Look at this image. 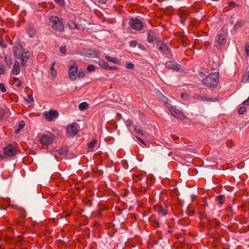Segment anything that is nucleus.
Returning <instances> with one entry per match:
<instances>
[{
    "label": "nucleus",
    "mask_w": 249,
    "mask_h": 249,
    "mask_svg": "<svg viewBox=\"0 0 249 249\" xmlns=\"http://www.w3.org/2000/svg\"><path fill=\"white\" fill-rule=\"evenodd\" d=\"M219 80V73L213 72L207 76L203 80V84L208 87H215Z\"/></svg>",
    "instance_id": "nucleus-1"
},
{
    "label": "nucleus",
    "mask_w": 249,
    "mask_h": 249,
    "mask_svg": "<svg viewBox=\"0 0 249 249\" xmlns=\"http://www.w3.org/2000/svg\"><path fill=\"white\" fill-rule=\"evenodd\" d=\"M50 21L52 23L53 28L56 31L62 32L64 28L63 24L57 17H51L49 18Z\"/></svg>",
    "instance_id": "nucleus-2"
},
{
    "label": "nucleus",
    "mask_w": 249,
    "mask_h": 249,
    "mask_svg": "<svg viewBox=\"0 0 249 249\" xmlns=\"http://www.w3.org/2000/svg\"><path fill=\"white\" fill-rule=\"evenodd\" d=\"M167 107L169 109L171 115L174 117L182 120L185 118V116L181 110L177 109L175 107L172 106L170 104H167Z\"/></svg>",
    "instance_id": "nucleus-3"
},
{
    "label": "nucleus",
    "mask_w": 249,
    "mask_h": 249,
    "mask_svg": "<svg viewBox=\"0 0 249 249\" xmlns=\"http://www.w3.org/2000/svg\"><path fill=\"white\" fill-rule=\"evenodd\" d=\"M79 131V125L76 123H72L67 126L66 128L67 134L69 137H73Z\"/></svg>",
    "instance_id": "nucleus-4"
},
{
    "label": "nucleus",
    "mask_w": 249,
    "mask_h": 249,
    "mask_svg": "<svg viewBox=\"0 0 249 249\" xmlns=\"http://www.w3.org/2000/svg\"><path fill=\"white\" fill-rule=\"evenodd\" d=\"M129 25L133 29L140 31L143 28L142 22L138 18H132L129 21Z\"/></svg>",
    "instance_id": "nucleus-5"
},
{
    "label": "nucleus",
    "mask_w": 249,
    "mask_h": 249,
    "mask_svg": "<svg viewBox=\"0 0 249 249\" xmlns=\"http://www.w3.org/2000/svg\"><path fill=\"white\" fill-rule=\"evenodd\" d=\"M53 140V134L43 135L40 138V143L42 145H48L52 143Z\"/></svg>",
    "instance_id": "nucleus-6"
},
{
    "label": "nucleus",
    "mask_w": 249,
    "mask_h": 249,
    "mask_svg": "<svg viewBox=\"0 0 249 249\" xmlns=\"http://www.w3.org/2000/svg\"><path fill=\"white\" fill-rule=\"evenodd\" d=\"M165 66L167 68L173 69L179 72H182L183 71V70L181 68V66L175 61H167L165 64Z\"/></svg>",
    "instance_id": "nucleus-7"
},
{
    "label": "nucleus",
    "mask_w": 249,
    "mask_h": 249,
    "mask_svg": "<svg viewBox=\"0 0 249 249\" xmlns=\"http://www.w3.org/2000/svg\"><path fill=\"white\" fill-rule=\"evenodd\" d=\"M78 72V66L74 64L69 68V76L71 81H75L77 79V75Z\"/></svg>",
    "instance_id": "nucleus-8"
},
{
    "label": "nucleus",
    "mask_w": 249,
    "mask_h": 249,
    "mask_svg": "<svg viewBox=\"0 0 249 249\" xmlns=\"http://www.w3.org/2000/svg\"><path fill=\"white\" fill-rule=\"evenodd\" d=\"M4 154L9 157H14L17 154V150L13 145L10 144L4 148Z\"/></svg>",
    "instance_id": "nucleus-9"
},
{
    "label": "nucleus",
    "mask_w": 249,
    "mask_h": 249,
    "mask_svg": "<svg viewBox=\"0 0 249 249\" xmlns=\"http://www.w3.org/2000/svg\"><path fill=\"white\" fill-rule=\"evenodd\" d=\"M44 115L48 121H51L53 119L57 118L59 113L56 110L50 109L48 111H45Z\"/></svg>",
    "instance_id": "nucleus-10"
},
{
    "label": "nucleus",
    "mask_w": 249,
    "mask_h": 249,
    "mask_svg": "<svg viewBox=\"0 0 249 249\" xmlns=\"http://www.w3.org/2000/svg\"><path fill=\"white\" fill-rule=\"evenodd\" d=\"M32 54L29 52L22 53L20 56L21 59V65L24 66L27 61L31 57Z\"/></svg>",
    "instance_id": "nucleus-11"
},
{
    "label": "nucleus",
    "mask_w": 249,
    "mask_h": 249,
    "mask_svg": "<svg viewBox=\"0 0 249 249\" xmlns=\"http://www.w3.org/2000/svg\"><path fill=\"white\" fill-rule=\"evenodd\" d=\"M227 36L223 34H220L217 36L215 45L223 46L226 42Z\"/></svg>",
    "instance_id": "nucleus-12"
},
{
    "label": "nucleus",
    "mask_w": 249,
    "mask_h": 249,
    "mask_svg": "<svg viewBox=\"0 0 249 249\" xmlns=\"http://www.w3.org/2000/svg\"><path fill=\"white\" fill-rule=\"evenodd\" d=\"M21 48V46L18 45L16 47H14L13 50L14 56L18 59L20 58V55L22 53Z\"/></svg>",
    "instance_id": "nucleus-13"
},
{
    "label": "nucleus",
    "mask_w": 249,
    "mask_h": 249,
    "mask_svg": "<svg viewBox=\"0 0 249 249\" xmlns=\"http://www.w3.org/2000/svg\"><path fill=\"white\" fill-rule=\"evenodd\" d=\"M157 47L161 52H164L167 50L166 44L162 41H159L157 43Z\"/></svg>",
    "instance_id": "nucleus-14"
},
{
    "label": "nucleus",
    "mask_w": 249,
    "mask_h": 249,
    "mask_svg": "<svg viewBox=\"0 0 249 249\" xmlns=\"http://www.w3.org/2000/svg\"><path fill=\"white\" fill-rule=\"evenodd\" d=\"M12 71H13V74L14 75H17L19 73L20 70L19 63L18 61H16L15 62Z\"/></svg>",
    "instance_id": "nucleus-15"
},
{
    "label": "nucleus",
    "mask_w": 249,
    "mask_h": 249,
    "mask_svg": "<svg viewBox=\"0 0 249 249\" xmlns=\"http://www.w3.org/2000/svg\"><path fill=\"white\" fill-rule=\"evenodd\" d=\"M105 58L107 59L108 61L112 62L114 64H117L119 65H121V61L115 57H112L109 56H106Z\"/></svg>",
    "instance_id": "nucleus-16"
},
{
    "label": "nucleus",
    "mask_w": 249,
    "mask_h": 249,
    "mask_svg": "<svg viewBox=\"0 0 249 249\" xmlns=\"http://www.w3.org/2000/svg\"><path fill=\"white\" fill-rule=\"evenodd\" d=\"M158 213L162 216H165L168 213V211L166 208L161 206L157 207Z\"/></svg>",
    "instance_id": "nucleus-17"
},
{
    "label": "nucleus",
    "mask_w": 249,
    "mask_h": 249,
    "mask_svg": "<svg viewBox=\"0 0 249 249\" xmlns=\"http://www.w3.org/2000/svg\"><path fill=\"white\" fill-rule=\"evenodd\" d=\"M98 65L101 67L102 68L104 69L107 70L108 68L109 65L107 64V62H106L104 60L100 59L98 62Z\"/></svg>",
    "instance_id": "nucleus-18"
},
{
    "label": "nucleus",
    "mask_w": 249,
    "mask_h": 249,
    "mask_svg": "<svg viewBox=\"0 0 249 249\" xmlns=\"http://www.w3.org/2000/svg\"><path fill=\"white\" fill-rule=\"evenodd\" d=\"M197 99L201 101H212V102H214L215 100L213 98H209L205 96H198L197 97Z\"/></svg>",
    "instance_id": "nucleus-19"
},
{
    "label": "nucleus",
    "mask_w": 249,
    "mask_h": 249,
    "mask_svg": "<svg viewBox=\"0 0 249 249\" xmlns=\"http://www.w3.org/2000/svg\"><path fill=\"white\" fill-rule=\"evenodd\" d=\"M69 27L71 29H78L79 27L73 20H70L68 22Z\"/></svg>",
    "instance_id": "nucleus-20"
},
{
    "label": "nucleus",
    "mask_w": 249,
    "mask_h": 249,
    "mask_svg": "<svg viewBox=\"0 0 249 249\" xmlns=\"http://www.w3.org/2000/svg\"><path fill=\"white\" fill-rule=\"evenodd\" d=\"M216 199L218 204L221 205L225 202L226 198L224 196L221 195L217 196Z\"/></svg>",
    "instance_id": "nucleus-21"
},
{
    "label": "nucleus",
    "mask_w": 249,
    "mask_h": 249,
    "mask_svg": "<svg viewBox=\"0 0 249 249\" xmlns=\"http://www.w3.org/2000/svg\"><path fill=\"white\" fill-rule=\"evenodd\" d=\"M89 107V104L86 102H84L81 103H80L79 105V109L80 110H84Z\"/></svg>",
    "instance_id": "nucleus-22"
},
{
    "label": "nucleus",
    "mask_w": 249,
    "mask_h": 249,
    "mask_svg": "<svg viewBox=\"0 0 249 249\" xmlns=\"http://www.w3.org/2000/svg\"><path fill=\"white\" fill-rule=\"evenodd\" d=\"M55 64V62H53L51 65V74L53 77H55L56 75V71L54 69V65Z\"/></svg>",
    "instance_id": "nucleus-23"
},
{
    "label": "nucleus",
    "mask_w": 249,
    "mask_h": 249,
    "mask_svg": "<svg viewBox=\"0 0 249 249\" xmlns=\"http://www.w3.org/2000/svg\"><path fill=\"white\" fill-rule=\"evenodd\" d=\"M25 123L23 121H20V122L19 123V125H18V129L15 130V133L16 134L18 133L20 130L22 129L25 126Z\"/></svg>",
    "instance_id": "nucleus-24"
},
{
    "label": "nucleus",
    "mask_w": 249,
    "mask_h": 249,
    "mask_svg": "<svg viewBox=\"0 0 249 249\" xmlns=\"http://www.w3.org/2000/svg\"><path fill=\"white\" fill-rule=\"evenodd\" d=\"M244 24V22L243 21H240L236 23L234 26H233V29L235 30H238V29H240L241 28L243 25Z\"/></svg>",
    "instance_id": "nucleus-25"
},
{
    "label": "nucleus",
    "mask_w": 249,
    "mask_h": 249,
    "mask_svg": "<svg viewBox=\"0 0 249 249\" xmlns=\"http://www.w3.org/2000/svg\"><path fill=\"white\" fill-rule=\"evenodd\" d=\"M97 140L94 139L88 144V147L90 148H93L95 147V145L96 144H97Z\"/></svg>",
    "instance_id": "nucleus-26"
},
{
    "label": "nucleus",
    "mask_w": 249,
    "mask_h": 249,
    "mask_svg": "<svg viewBox=\"0 0 249 249\" xmlns=\"http://www.w3.org/2000/svg\"><path fill=\"white\" fill-rule=\"evenodd\" d=\"M95 70V67L93 65H89L87 67V71L88 72H93Z\"/></svg>",
    "instance_id": "nucleus-27"
},
{
    "label": "nucleus",
    "mask_w": 249,
    "mask_h": 249,
    "mask_svg": "<svg viewBox=\"0 0 249 249\" xmlns=\"http://www.w3.org/2000/svg\"><path fill=\"white\" fill-rule=\"evenodd\" d=\"M0 91L2 93H5L7 91L4 84L2 83H0Z\"/></svg>",
    "instance_id": "nucleus-28"
},
{
    "label": "nucleus",
    "mask_w": 249,
    "mask_h": 249,
    "mask_svg": "<svg viewBox=\"0 0 249 249\" xmlns=\"http://www.w3.org/2000/svg\"><path fill=\"white\" fill-rule=\"evenodd\" d=\"M85 72L82 70L79 71V72H77V76L80 79L83 78L85 77Z\"/></svg>",
    "instance_id": "nucleus-29"
},
{
    "label": "nucleus",
    "mask_w": 249,
    "mask_h": 249,
    "mask_svg": "<svg viewBox=\"0 0 249 249\" xmlns=\"http://www.w3.org/2000/svg\"><path fill=\"white\" fill-rule=\"evenodd\" d=\"M14 79L15 81V86L17 88H19L21 86V82L20 80H18L17 78L14 77Z\"/></svg>",
    "instance_id": "nucleus-30"
},
{
    "label": "nucleus",
    "mask_w": 249,
    "mask_h": 249,
    "mask_svg": "<svg viewBox=\"0 0 249 249\" xmlns=\"http://www.w3.org/2000/svg\"><path fill=\"white\" fill-rule=\"evenodd\" d=\"M246 110V108L245 107H241L238 109V113L240 114H243Z\"/></svg>",
    "instance_id": "nucleus-31"
},
{
    "label": "nucleus",
    "mask_w": 249,
    "mask_h": 249,
    "mask_svg": "<svg viewBox=\"0 0 249 249\" xmlns=\"http://www.w3.org/2000/svg\"><path fill=\"white\" fill-rule=\"evenodd\" d=\"M2 202V204H4L5 205L6 204H9V198H7V199H4V198H1L0 199V202Z\"/></svg>",
    "instance_id": "nucleus-32"
},
{
    "label": "nucleus",
    "mask_w": 249,
    "mask_h": 249,
    "mask_svg": "<svg viewBox=\"0 0 249 249\" xmlns=\"http://www.w3.org/2000/svg\"><path fill=\"white\" fill-rule=\"evenodd\" d=\"M60 52L63 54H65L67 52V50L65 46H62L60 47Z\"/></svg>",
    "instance_id": "nucleus-33"
},
{
    "label": "nucleus",
    "mask_w": 249,
    "mask_h": 249,
    "mask_svg": "<svg viewBox=\"0 0 249 249\" xmlns=\"http://www.w3.org/2000/svg\"><path fill=\"white\" fill-rule=\"evenodd\" d=\"M5 114V110L4 108H0V119H1Z\"/></svg>",
    "instance_id": "nucleus-34"
},
{
    "label": "nucleus",
    "mask_w": 249,
    "mask_h": 249,
    "mask_svg": "<svg viewBox=\"0 0 249 249\" xmlns=\"http://www.w3.org/2000/svg\"><path fill=\"white\" fill-rule=\"evenodd\" d=\"M245 50L247 56H249V44L245 45Z\"/></svg>",
    "instance_id": "nucleus-35"
},
{
    "label": "nucleus",
    "mask_w": 249,
    "mask_h": 249,
    "mask_svg": "<svg viewBox=\"0 0 249 249\" xmlns=\"http://www.w3.org/2000/svg\"><path fill=\"white\" fill-rule=\"evenodd\" d=\"M5 59H6V61L8 66L9 68H11L12 64V62L11 59L9 58L8 59H7V58L6 57H5Z\"/></svg>",
    "instance_id": "nucleus-36"
},
{
    "label": "nucleus",
    "mask_w": 249,
    "mask_h": 249,
    "mask_svg": "<svg viewBox=\"0 0 249 249\" xmlns=\"http://www.w3.org/2000/svg\"><path fill=\"white\" fill-rule=\"evenodd\" d=\"M55 1L61 6H64L65 4L64 0H55Z\"/></svg>",
    "instance_id": "nucleus-37"
},
{
    "label": "nucleus",
    "mask_w": 249,
    "mask_h": 249,
    "mask_svg": "<svg viewBox=\"0 0 249 249\" xmlns=\"http://www.w3.org/2000/svg\"><path fill=\"white\" fill-rule=\"evenodd\" d=\"M130 46L132 47H135L137 44V42L135 40H133L130 42Z\"/></svg>",
    "instance_id": "nucleus-38"
},
{
    "label": "nucleus",
    "mask_w": 249,
    "mask_h": 249,
    "mask_svg": "<svg viewBox=\"0 0 249 249\" xmlns=\"http://www.w3.org/2000/svg\"><path fill=\"white\" fill-rule=\"evenodd\" d=\"M134 67V65L133 63H130L129 64H128L125 67L127 69H129V70H131V69H132Z\"/></svg>",
    "instance_id": "nucleus-39"
},
{
    "label": "nucleus",
    "mask_w": 249,
    "mask_h": 249,
    "mask_svg": "<svg viewBox=\"0 0 249 249\" xmlns=\"http://www.w3.org/2000/svg\"><path fill=\"white\" fill-rule=\"evenodd\" d=\"M135 130L141 134H143V130L140 127H135Z\"/></svg>",
    "instance_id": "nucleus-40"
},
{
    "label": "nucleus",
    "mask_w": 249,
    "mask_h": 249,
    "mask_svg": "<svg viewBox=\"0 0 249 249\" xmlns=\"http://www.w3.org/2000/svg\"><path fill=\"white\" fill-rule=\"evenodd\" d=\"M147 40L149 42H152L153 41V36H151L149 33L148 35Z\"/></svg>",
    "instance_id": "nucleus-41"
},
{
    "label": "nucleus",
    "mask_w": 249,
    "mask_h": 249,
    "mask_svg": "<svg viewBox=\"0 0 249 249\" xmlns=\"http://www.w3.org/2000/svg\"><path fill=\"white\" fill-rule=\"evenodd\" d=\"M181 97L182 98L187 100L188 98V95L186 93H182L181 94Z\"/></svg>",
    "instance_id": "nucleus-42"
},
{
    "label": "nucleus",
    "mask_w": 249,
    "mask_h": 249,
    "mask_svg": "<svg viewBox=\"0 0 249 249\" xmlns=\"http://www.w3.org/2000/svg\"><path fill=\"white\" fill-rule=\"evenodd\" d=\"M125 124L127 126H130L132 124V122L131 120H127Z\"/></svg>",
    "instance_id": "nucleus-43"
},
{
    "label": "nucleus",
    "mask_w": 249,
    "mask_h": 249,
    "mask_svg": "<svg viewBox=\"0 0 249 249\" xmlns=\"http://www.w3.org/2000/svg\"><path fill=\"white\" fill-rule=\"evenodd\" d=\"M137 139H138V140H139V141H140L142 143V144H143V145H144L145 146H146V147H149V145H147V144L145 142H144L143 140H142V139L139 138H138V137H137Z\"/></svg>",
    "instance_id": "nucleus-44"
},
{
    "label": "nucleus",
    "mask_w": 249,
    "mask_h": 249,
    "mask_svg": "<svg viewBox=\"0 0 249 249\" xmlns=\"http://www.w3.org/2000/svg\"><path fill=\"white\" fill-rule=\"evenodd\" d=\"M243 104H244V105H246V106H249V97H248V98L245 100L243 102Z\"/></svg>",
    "instance_id": "nucleus-45"
},
{
    "label": "nucleus",
    "mask_w": 249,
    "mask_h": 249,
    "mask_svg": "<svg viewBox=\"0 0 249 249\" xmlns=\"http://www.w3.org/2000/svg\"><path fill=\"white\" fill-rule=\"evenodd\" d=\"M118 69L117 67H115V66H108V68L107 70H117Z\"/></svg>",
    "instance_id": "nucleus-46"
},
{
    "label": "nucleus",
    "mask_w": 249,
    "mask_h": 249,
    "mask_svg": "<svg viewBox=\"0 0 249 249\" xmlns=\"http://www.w3.org/2000/svg\"><path fill=\"white\" fill-rule=\"evenodd\" d=\"M4 72V69L2 67H0V74H2Z\"/></svg>",
    "instance_id": "nucleus-47"
},
{
    "label": "nucleus",
    "mask_w": 249,
    "mask_h": 249,
    "mask_svg": "<svg viewBox=\"0 0 249 249\" xmlns=\"http://www.w3.org/2000/svg\"><path fill=\"white\" fill-rule=\"evenodd\" d=\"M15 223L17 224V225H21L22 224V222H20L19 221H18V220H15Z\"/></svg>",
    "instance_id": "nucleus-48"
},
{
    "label": "nucleus",
    "mask_w": 249,
    "mask_h": 249,
    "mask_svg": "<svg viewBox=\"0 0 249 249\" xmlns=\"http://www.w3.org/2000/svg\"><path fill=\"white\" fill-rule=\"evenodd\" d=\"M94 53L96 57H98L99 56V53L97 51L94 52Z\"/></svg>",
    "instance_id": "nucleus-49"
},
{
    "label": "nucleus",
    "mask_w": 249,
    "mask_h": 249,
    "mask_svg": "<svg viewBox=\"0 0 249 249\" xmlns=\"http://www.w3.org/2000/svg\"><path fill=\"white\" fill-rule=\"evenodd\" d=\"M0 45H2V41L0 39Z\"/></svg>",
    "instance_id": "nucleus-50"
},
{
    "label": "nucleus",
    "mask_w": 249,
    "mask_h": 249,
    "mask_svg": "<svg viewBox=\"0 0 249 249\" xmlns=\"http://www.w3.org/2000/svg\"><path fill=\"white\" fill-rule=\"evenodd\" d=\"M181 20L182 22H183L182 18L181 19Z\"/></svg>",
    "instance_id": "nucleus-51"
}]
</instances>
